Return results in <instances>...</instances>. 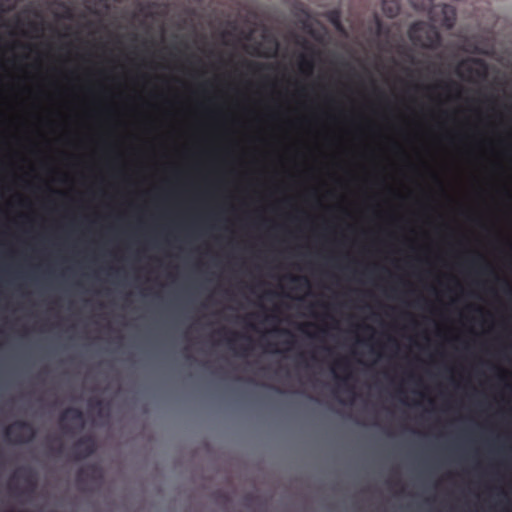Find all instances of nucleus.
<instances>
[{"label":"nucleus","mask_w":512,"mask_h":512,"mask_svg":"<svg viewBox=\"0 0 512 512\" xmlns=\"http://www.w3.org/2000/svg\"><path fill=\"white\" fill-rule=\"evenodd\" d=\"M433 27L415 24L410 30V38L423 46H433L438 40L436 26L450 28L455 21V10L451 6H434L431 11Z\"/></svg>","instance_id":"nucleus-1"},{"label":"nucleus","mask_w":512,"mask_h":512,"mask_svg":"<svg viewBox=\"0 0 512 512\" xmlns=\"http://www.w3.org/2000/svg\"><path fill=\"white\" fill-rule=\"evenodd\" d=\"M383 9L389 17H393L398 11L396 0H383Z\"/></svg>","instance_id":"nucleus-2"},{"label":"nucleus","mask_w":512,"mask_h":512,"mask_svg":"<svg viewBox=\"0 0 512 512\" xmlns=\"http://www.w3.org/2000/svg\"><path fill=\"white\" fill-rule=\"evenodd\" d=\"M433 0H411V3L416 8H427L430 6Z\"/></svg>","instance_id":"nucleus-3"}]
</instances>
